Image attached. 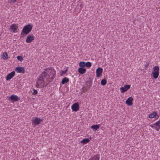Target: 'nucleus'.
Wrapping results in <instances>:
<instances>
[{
	"label": "nucleus",
	"mask_w": 160,
	"mask_h": 160,
	"mask_svg": "<svg viewBox=\"0 0 160 160\" xmlns=\"http://www.w3.org/2000/svg\"><path fill=\"white\" fill-rule=\"evenodd\" d=\"M18 25H17L15 24H13L10 27L9 29L11 32H12L14 33H15L16 32V31L18 29Z\"/></svg>",
	"instance_id": "obj_8"
},
{
	"label": "nucleus",
	"mask_w": 160,
	"mask_h": 160,
	"mask_svg": "<svg viewBox=\"0 0 160 160\" xmlns=\"http://www.w3.org/2000/svg\"><path fill=\"white\" fill-rule=\"evenodd\" d=\"M69 81L68 79L66 77H65L62 79L61 82L62 84H64L68 82Z\"/></svg>",
	"instance_id": "obj_22"
},
{
	"label": "nucleus",
	"mask_w": 160,
	"mask_h": 160,
	"mask_svg": "<svg viewBox=\"0 0 160 160\" xmlns=\"http://www.w3.org/2000/svg\"><path fill=\"white\" fill-rule=\"evenodd\" d=\"M100 127V124L93 125L91 127V128L95 131L97 130Z\"/></svg>",
	"instance_id": "obj_19"
},
{
	"label": "nucleus",
	"mask_w": 160,
	"mask_h": 160,
	"mask_svg": "<svg viewBox=\"0 0 160 160\" xmlns=\"http://www.w3.org/2000/svg\"><path fill=\"white\" fill-rule=\"evenodd\" d=\"M33 92L32 93L34 95H36L38 93V91L35 89H33Z\"/></svg>",
	"instance_id": "obj_28"
},
{
	"label": "nucleus",
	"mask_w": 160,
	"mask_h": 160,
	"mask_svg": "<svg viewBox=\"0 0 160 160\" xmlns=\"http://www.w3.org/2000/svg\"><path fill=\"white\" fill-rule=\"evenodd\" d=\"M159 68L157 66H155L153 68V72L152 74L154 78L156 79L158 78L159 76Z\"/></svg>",
	"instance_id": "obj_4"
},
{
	"label": "nucleus",
	"mask_w": 160,
	"mask_h": 160,
	"mask_svg": "<svg viewBox=\"0 0 160 160\" xmlns=\"http://www.w3.org/2000/svg\"><path fill=\"white\" fill-rule=\"evenodd\" d=\"M130 88V86L129 85H125L124 87H122L120 88V90L121 93H123L128 90Z\"/></svg>",
	"instance_id": "obj_10"
},
{
	"label": "nucleus",
	"mask_w": 160,
	"mask_h": 160,
	"mask_svg": "<svg viewBox=\"0 0 160 160\" xmlns=\"http://www.w3.org/2000/svg\"><path fill=\"white\" fill-rule=\"evenodd\" d=\"M79 108V105L78 102L74 103L72 106V109L73 111L77 112Z\"/></svg>",
	"instance_id": "obj_9"
},
{
	"label": "nucleus",
	"mask_w": 160,
	"mask_h": 160,
	"mask_svg": "<svg viewBox=\"0 0 160 160\" xmlns=\"http://www.w3.org/2000/svg\"><path fill=\"white\" fill-rule=\"evenodd\" d=\"M43 120L38 117H35L34 120H32V125L34 126H36L37 125H39L41 122H42Z\"/></svg>",
	"instance_id": "obj_3"
},
{
	"label": "nucleus",
	"mask_w": 160,
	"mask_h": 160,
	"mask_svg": "<svg viewBox=\"0 0 160 160\" xmlns=\"http://www.w3.org/2000/svg\"><path fill=\"white\" fill-rule=\"evenodd\" d=\"M132 100L133 98L132 97H130L126 100V103L129 106H131L132 105Z\"/></svg>",
	"instance_id": "obj_15"
},
{
	"label": "nucleus",
	"mask_w": 160,
	"mask_h": 160,
	"mask_svg": "<svg viewBox=\"0 0 160 160\" xmlns=\"http://www.w3.org/2000/svg\"><path fill=\"white\" fill-rule=\"evenodd\" d=\"M33 25L31 24H29L25 26L22 30V32L21 35L23 36L24 35H26L28 34L32 29Z\"/></svg>",
	"instance_id": "obj_1"
},
{
	"label": "nucleus",
	"mask_w": 160,
	"mask_h": 160,
	"mask_svg": "<svg viewBox=\"0 0 160 160\" xmlns=\"http://www.w3.org/2000/svg\"><path fill=\"white\" fill-rule=\"evenodd\" d=\"M34 39V36L33 35H28L27 37L26 42L27 43H30Z\"/></svg>",
	"instance_id": "obj_11"
},
{
	"label": "nucleus",
	"mask_w": 160,
	"mask_h": 160,
	"mask_svg": "<svg viewBox=\"0 0 160 160\" xmlns=\"http://www.w3.org/2000/svg\"><path fill=\"white\" fill-rule=\"evenodd\" d=\"M150 127L157 131H159L160 129V121L159 120L155 123L151 124Z\"/></svg>",
	"instance_id": "obj_5"
},
{
	"label": "nucleus",
	"mask_w": 160,
	"mask_h": 160,
	"mask_svg": "<svg viewBox=\"0 0 160 160\" xmlns=\"http://www.w3.org/2000/svg\"><path fill=\"white\" fill-rule=\"evenodd\" d=\"M44 83L43 80V78L42 76H40L38 78L37 82H36L35 86L37 88H40L39 86L41 85L44 87Z\"/></svg>",
	"instance_id": "obj_2"
},
{
	"label": "nucleus",
	"mask_w": 160,
	"mask_h": 160,
	"mask_svg": "<svg viewBox=\"0 0 160 160\" xmlns=\"http://www.w3.org/2000/svg\"><path fill=\"white\" fill-rule=\"evenodd\" d=\"M91 65L92 64L90 62H88L86 63V66L88 67H90Z\"/></svg>",
	"instance_id": "obj_27"
},
{
	"label": "nucleus",
	"mask_w": 160,
	"mask_h": 160,
	"mask_svg": "<svg viewBox=\"0 0 160 160\" xmlns=\"http://www.w3.org/2000/svg\"><path fill=\"white\" fill-rule=\"evenodd\" d=\"M55 72H54L53 73H52V76H53V77H51V78H52V79H53V78H54L55 76Z\"/></svg>",
	"instance_id": "obj_31"
},
{
	"label": "nucleus",
	"mask_w": 160,
	"mask_h": 160,
	"mask_svg": "<svg viewBox=\"0 0 160 160\" xmlns=\"http://www.w3.org/2000/svg\"><path fill=\"white\" fill-rule=\"evenodd\" d=\"M86 69L83 68H79L78 69V72L81 74H84L85 72Z\"/></svg>",
	"instance_id": "obj_17"
},
{
	"label": "nucleus",
	"mask_w": 160,
	"mask_h": 160,
	"mask_svg": "<svg viewBox=\"0 0 160 160\" xmlns=\"http://www.w3.org/2000/svg\"><path fill=\"white\" fill-rule=\"evenodd\" d=\"M90 140L88 138H84L80 142L83 144H85L88 142Z\"/></svg>",
	"instance_id": "obj_20"
},
{
	"label": "nucleus",
	"mask_w": 160,
	"mask_h": 160,
	"mask_svg": "<svg viewBox=\"0 0 160 160\" xmlns=\"http://www.w3.org/2000/svg\"><path fill=\"white\" fill-rule=\"evenodd\" d=\"M9 98L10 99L12 102H14L18 101L20 98L16 95L12 94L10 96Z\"/></svg>",
	"instance_id": "obj_7"
},
{
	"label": "nucleus",
	"mask_w": 160,
	"mask_h": 160,
	"mask_svg": "<svg viewBox=\"0 0 160 160\" xmlns=\"http://www.w3.org/2000/svg\"><path fill=\"white\" fill-rule=\"evenodd\" d=\"M40 76H42V77L43 78V77L46 78V79H48L50 77V75L49 74H48L47 72H43L40 75Z\"/></svg>",
	"instance_id": "obj_16"
},
{
	"label": "nucleus",
	"mask_w": 160,
	"mask_h": 160,
	"mask_svg": "<svg viewBox=\"0 0 160 160\" xmlns=\"http://www.w3.org/2000/svg\"><path fill=\"white\" fill-rule=\"evenodd\" d=\"M15 74V72L14 71L10 73L7 75L6 78V80H9L11 79L14 76Z\"/></svg>",
	"instance_id": "obj_14"
},
{
	"label": "nucleus",
	"mask_w": 160,
	"mask_h": 160,
	"mask_svg": "<svg viewBox=\"0 0 160 160\" xmlns=\"http://www.w3.org/2000/svg\"><path fill=\"white\" fill-rule=\"evenodd\" d=\"M89 160H99V158L97 156H95L92 158H90Z\"/></svg>",
	"instance_id": "obj_24"
},
{
	"label": "nucleus",
	"mask_w": 160,
	"mask_h": 160,
	"mask_svg": "<svg viewBox=\"0 0 160 160\" xmlns=\"http://www.w3.org/2000/svg\"><path fill=\"white\" fill-rule=\"evenodd\" d=\"M15 71L18 73H24L25 72L24 67H17L15 68Z\"/></svg>",
	"instance_id": "obj_6"
},
{
	"label": "nucleus",
	"mask_w": 160,
	"mask_h": 160,
	"mask_svg": "<svg viewBox=\"0 0 160 160\" xmlns=\"http://www.w3.org/2000/svg\"><path fill=\"white\" fill-rule=\"evenodd\" d=\"M17 0H10L9 2L14 3Z\"/></svg>",
	"instance_id": "obj_29"
},
{
	"label": "nucleus",
	"mask_w": 160,
	"mask_h": 160,
	"mask_svg": "<svg viewBox=\"0 0 160 160\" xmlns=\"http://www.w3.org/2000/svg\"><path fill=\"white\" fill-rule=\"evenodd\" d=\"M158 115H157V112H153L152 113L150 114L149 115L148 117L149 118H152L154 117L157 119L158 118Z\"/></svg>",
	"instance_id": "obj_13"
},
{
	"label": "nucleus",
	"mask_w": 160,
	"mask_h": 160,
	"mask_svg": "<svg viewBox=\"0 0 160 160\" xmlns=\"http://www.w3.org/2000/svg\"><path fill=\"white\" fill-rule=\"evenodd\" d=\"M68 69L67 68H65L64 69L62 70L60 73V75L61 76H62L64 74H65L68 71Z\"/></svg>",
	"instance_id": "obj_23"
},
{
	"label": "nucleus",
	"mask_w": 160,
	"mask_h": 160,
	"mask_svg": "<svg viewBox=\"0 0 160 160\" xmlns=\"http://www.w3.org/2000/svg\"><path fill=\"white\" fill-rule=\"evenodd\" d=\"M103 72V69L100 67L98 68L96 71L97 77H99L102 74Z\"/></svg>",
	"instance_id": "obj_12"
},
{
	"label": "nucleus",
	"mask_w": 160,
	"mask_h": 160,
	"mask_svg": "<svg viewBox=\"0 0 160 160\" xmlns=\"http://www.w3.org/2000/svg\"><path fill=\"white\" fill-rule=\"evenodd\" d=\"M46 71L48 72H50V73H51L52 72V71L50 69H47Z\"/></svg>",
	"instance_id": "obj_30"
},
{
	"label": "nucleus",
	"mask_w": 160,
	"mask_h": 160,
	"mask_svg": "<svg viewBox=\"0 0 160 160\" xmlns=\"http://www.w3.org/2000/svg\"><path fill=\"white\" fill-rule=\"evenodd\" d=\"M2 58L4 60H7L8 58V56L7 52H4L2 55Z\"/></svg>",
	"instance_id": "obj_18"
},
{
	"label": "nucleus",
	"mask_w": 160,
	"mask_h": 160,
	"mask_svg": "<svg viewBox=\"0 0 160 160\" xmlns=\"http://www.w3.org/2000/svg\"><path fill=\"white\" fill-rule=\"evenodd\" d=\"M79 66L81 68H84L86 66V62H81L79 63Z\"/></svg>",
	"instance_id": "obj_21"
},
{
	"label": "nucleus",
	"mask_w": 160,
	"mask_h": 160,
	"mask_svg": "<svg viewBox=\"0 0 160 160\" xmlns=\"http://www.w3.org/2000/svg\"><path fill=\"white\" fill-rule=\"evenodd\" d=\"M17 58L18 60L20 61H22L23 60L22 57L21 56H19L17 57Z\"/></svg>",
	"instance_id": "obj_25"
},
{
	"label": "nucleus",
	"mask_w": 160,
	"mask_h": 160,
	"mask_svg": "<svg viewBox=\"0 0 160 160\" xmlns=\"http://www.w3.org/2000/svg\"><path fill=\"white\" fill-rule=\"evenodd\" d=\"M107 83V81L105 79H103L101 81V83L102 85H104L106 84Z\"/></svg>",
	"instance_id": "obj_26"
}]
</instances>
